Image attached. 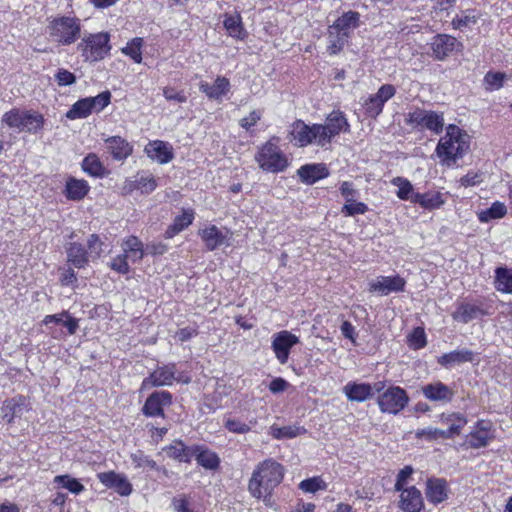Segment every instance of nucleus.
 <instances>
[{"mask_svg": "<svg viewBox=\"0 0 512 512\" xmlns=\"http://www.w3.org/2000/svg\"><path fill=\"white\" fill-rule=\"evenodd\" d=\"M284 472V467L274 459L260 462L249 480V492L257 499L269 501L273 490L283 480Z\"/></svg>", "mask_w": 512, "mask_h": 512, "instance_id": "nucleus-1", "label": "nucleus"}, {"mask_svg": "<svg viewBox=\"0 0 512 512\" xmlns=\"http://www.w3.org/2000/svg\"><path fill=\"white\" fill-rule=\"evenodd\" d=\"M469 136L455 125L446 128V134L439 140L436 154L443 165L451 167L469 149Z\"/></svg>", "mask_w": 512, "mask_h": 512, "instance_id": "nucleus-2", "label": "nucleus"}, {"mask_svg": "<svg viewBox=\"0 0 512 512\" xmlns=\"http://www.w3.org/2000/svg\"><path fill=\"white\" fill-rule=\"evenodd\" d=\"M48 40L59 46H70L81 38V20L75 16H58L48 20Z\"/></svg>", "mask_w": 512, "mask_h": 512, "instance_id": "nucleus-3", "label": "nucleus"}, {"mask_svg": "<svg viewBox=\"0 0 512 512\" xmlns=\"http://www.w3.org/2000/svg\"><path fill=\"white\" fill-rule=\"evenodd\" d=\"M77 50L87 62L101 61L110 53V34L107 32L87 33L77 44Z\"/></svg>", "mask_w": 512, "mask_h": 512, "instance_id": "nucleus-4", "label": "nucleus"}, {"mask_svg": "<svg viewBox=\"0 0 512 512\" xmlns=\"http://www.w3.org/2000/svg\"><path fill=\"white\" fill-rule=\"evenodd\" d=\"M174 381L188 384L191 379L178 373L174 363L159 366L148 377L143 379L140 390L144 391L152 387L171 386Z\"/></svg>", "mask_w": 512, "mask_h": 512, "instance_id": "nucleus-5", "label": "nucleus"}, {"mask_svg": "<svg viewBox=\"0 0 512 512\" xmlns=\"http://www.w3.org/2000/svg\"><path fill=\"white\" fill-rule=\"evenodd\" d=\"M260 168L267 172L277 173L283 171L288 161L281 149L271 141L265 143L255 156Z\"/></svg>", "mask_w": 512, "mask_h": 512, "instance_id": "nucleus-6", "label": "nucleus"}, {"mask_svg": "<svg viewBox=\"0 0 512 512\" xmlns=\"http://www.w3.org/2000/svg\"><path fill=\"white\" fill-rule=\"evenodd\" d=\"M111 100L109 91L102 92L95 97H87L75 102L66 117L71 120L88 117L93 112H100L107 107Z\"/></svg>", "mask_w": 512, "mask_h": 512, "instance_id": "nucleus-7", "label": "nucleus"}, {"mask_svg": "<svg viewBox=\"0 0 512 512\" xmlns=\"http://www.w3.org/2000/svg\"><path fill=\"white\" fill-rule=\"evenodd\" d=\"M405 123L412 128L428 129L439 134L444 126L443 114L415 108L405 115Z\"/></svg>", "mask_w": 512, "mask_h": 512, "instance_id": "nucleus-8", "label": "nucleus"}, {"mask_svg": "<svg viewBox=\"0 0 512 512\" xmlns=\"http://www.w3.org/2000/svg\"><path fill=\"white\" fill-rule=\"evenodd\" d=\"M316 129L319 133L318 145L324 147L331 142L334 136L342 131H348L349 123L343 113L333 111L326 118L325 124H317Z\"/></svg>", "mask_w": 512, "mask_h": 512, "instance_id": "nucleus-9", "label": "nucleus"}, {"mask_svg": "<svg viewBox=\"0 0 512 512\" xmlns=\"http://www.w3.org/2000/svg\"><path fill=\"white\" fill-rule=\"evenodd\" d=\"M409 397L406 391L398 386L390 387L377 399L379 409L383 413L398 414L408 404Z\"/></svg>", "mask_w": 512, "mask_h": 512, "instance_id": "nucleus-10", "label": "nucleus"}, {"mask_svg": "<svg viewBox=\"0 0 512 512\" xmlns=\"http://www.w3.org/2000/svg\"><path fill=\"white\" fill-rule=\"evenodd\" d=\"M494 425L489 420H478L466 436V443L472 449L487 447L496 437Z\"/></svg>", "mask_w": 512, "mask_h": 512, "instance_id": "nucleus-11", "label": "nucleus"}, {"mask_svg": "<svg viewBox=\"0 0 512 512\" xmlns=\"http://www.w3.org/2000/svg\"><path fill=\"white\" fill-rule=\"evenodd\" d=\"M299 343V338L288 330L273 334L271 348L280 364H286L291 348Z\"/></svg>", "mask_w": 512, "mask_h": 512, "instance_id": "nucleus-12", "label": "nucleus"}, {"mask_svg": "<svg viewBox=\"0 0 512 512\" xmlns=\"http://www.w3.org/2000/svg\"><path fill=\"white\" fill-rule=\"evenodd\" d=\"M396 93V89L391 84L382 85L376 94L370 95L363 103L365 114L368 117L376 118L383 110L384 104Z\"/></svg>", "mask_w": 512, "mask_h": 512, "instance_id": "nucleus-13", "label": "nucleus"}, {"mask_svg": "<svg viewBox=\"0 0 512 512\" xmlns=\"http://www.w3.org/2000/svg\"><path fill=\"white\" fill-rule=\"evenodd\" d=\"M198 235L204 242L209 251H214L219 247L230 245L231 233L228 229H220L215 225H207L198 231Z\"/></svg>", "mask_w": 512, "mask_h": 512, "instance_id": "nucleus-14", "label": "nucleus"}, {"mask_svg": "<svg viewBox=\"0 0 512 512\" xmlns=\"http://www.w3.org/2000/svg\"><path fill=\"white\" fill-rule=\"evenodd\" d=\"M172 404V395L168 391H155L145 401L142 413L146 417H165L164 408Z\"/></svg>", "mask_w": 512, "mask_h": 512, "instance_id": "nucleus-15", "label": "nucleus"}, {"mask_svg": "<svg viewBox=\"0 0 512 512\" xmlns=\"http://www.w3.org/2000/svg\"><path fill=\"white\" fill-rule=\"evenodd\" d=\"M383 388V382H377L374 385L369 383L349 382L343 387V392L350 401L364 402L370 399L374 392H380Z\"/></svg>", "mask_w": 512, "mask_h": 512, "instance_id": "nucleus-16", "label": "nucleus"}, {"mask_svg": "<svg viewBox=\"0 0 512 512\" xmlns=\"http://www.w3.org/2000/svg\"><path fill=\"white\" fill-rule=\"evenodd\" d=\"M157 179L149 172L138 173L134 179H127L122 187L124 194L139 190L142 194H150L157 187Z\"/></svg>", "mask_w": 512, "mask_h": 512, "instance_id": "nucleus-17", "label": "nucleus"}, {"mask_svg": "<svg viewBox=\"0 0 512 512\" xmlns=\"http://www.w3.org/2000/svg\"><path fill=\"white\" fill-rule=\"evenodd\" d=\"M421 391L424 397L429 401L439 402L441 404L451 402L455 396L454 389L441 381L426 384L422 386Z\"/></svg>", "mask_w": 512, "mask_h": 512, "instance_id": "nucleus-18", "label": "nucleus"}, {"mask_svg": "<svg viewBox=\"0 0 512 512\" xmlns=\"http://www.w3.org/2000/svg\"><path fill=\"white\" fill-rule=\"evenodd\" d=\"M462 47V43L455 37L446 34L435 36L431 42V49L437 60H444L450 53L459 51Z\"/></svg>", "mask_w": 512, "mask_h": 512, "instance_id": "nucleus-19", "label": "nucleus"}, {"mask_svg": "<svg viewBox=\"0 0 512 512\" xmlns=\"http://www.w3.org/2000/svg\"><path fill=\"white\" fill-rule=\"evenodd\" d=\"M405 287V280L396 276H378L376 279L369 283L370 292H378L381 295H388L392 292L403 291Z\"/></svg>", "mask_w": 512, "mask_h": 512, "instance_id": "nucleus-20", "label": "nucleus"}, {"mask_svg": "<svg viewBox=\"0 0 512 512\" xmlns=\"http://www.w3.org/2000/svg\"><path fill=\"white\" fill-rule=\"evenodd\" d=\"M99 481L107 488L114 489L121 496H128L132 492V485L127 477L114 471L97 474Z\"/></svg>", "mask_w": 512, "mask_h": 512, "instance_id": "nucleus-21", "label": "nucleus"}, {"mask_svg": "<svg viewBox=\"0 0 512 512\" xmlns=\"http://www.w3.org/2000/svg\"><path fill=\"white\" fill-rule=\"evenodd\" d=\"M316 125L309 126L305 124L303 121H296L291 130L292 140L296 142V145L299 147H304L309 144H317L318 145V135Z\"/></svg>", "mask_w": 512, "mask_h": 512, "instance_id": "nucleus-22", "label": "nucleus"}, {"mask_svg": "<svg viewBox=\"0 0 512 512\" xmlns=\"http://www.w3.org/2000/svg\"><path fill=\"white\" fill-rule=\"evenodd\" d=\"M400 492L399 507L404 512H420L424 507L422 493L415 486L403 488Z\"/></svg>", "mask_w": 512, "mask_h": 512, "instance_id": "nucleus-23", "label": "nucleus"}, {"mask_svg": "<svg viewBox=\"0 0 512 512\" xmlns=\"http://www.w3.org/2000/svg\"><path fill=\"white\" fill-rule=\"evenodd\" d=\"M230 81L223 76H218L213 83L201 81L199 90L204 93L210 100L221 101L222 97L230 91Z\"/></svg>", "mask_w": 512, "mask_h": 512, "instance_id": "nucleus-24", "label": "nucleus"}, {"mask_svg": "<svg viewBox=\"0 0 512 512\" xmlns=\"http://www.w3.org/2000/svg\"><path fill=\"white\" fill-rule=\"evenodd\" d=\"M144 151L150 159L160 164H166L174 157L172 146L161 140L150 141Z\"/></svg>", "mask_w": 512, "mask_h": 512, "instance_id": "nucleus-25", "label": "nucleus"}, {"mask_svg": "<svg viewBox=\"0 0 512 512\" xmlns=\"http://www.w3.org/2000/svg\"><path fill=\"white\" fill-rule=\"evenodd\" d=\"M448 485L445 479L428 478L426 481L425 495L427 500L437 505L448 498Z\"/></svg>", "mask_w": 512, "mask_h": 512, "instance_id": "nucleus-26", "label": "nucleus"}, {"mask_svg": "<svg viewBox=\"0 0 512 512\" xmlns=\"http://www.w3.org/2000/svg\"><path fill=\"white\" fill-rule=\"evenodd\" d=\"M485 314L486 313L480 306L468 302H462L457 305L455 311L452 313V318L457 322L466 324Z\"/></svg>", "mask_w": 512, "mask_h": 512, "instance_id": "nucleus-27", "label": "nucleus"}, {"mask_svg": "<svg viewBox=\"0 0 512 512\" xmlns=\"http://www.w3.org/2000/svg\"><path fill=\"white\" fill-rule=\"evenodd\" d=\"M105 142L107 150L115 160H125L132 154L133 148L130 143L120 136L109 137Z\"/></svg>", "mask_w": 512, "mask_h": 512, "instance_id": "nucleus-28", "label": "nucleus"}, {"mask_svg": "<svg viewBox=\"0 0 512 512\" xmlns=\"http://www.w3.org/2000/svg\"><path fill=\"white\" fill-rule=\"evenodd\" d=\"M162 451L169 457L179 462L188 463L193 458V446H186L180 440H174L163 447Z\"/></svg>", "mask_w": 512, "mask_h": 512, "instance_id": "nucleus-29", "label": "nucleus"}, {"mask_svg": "<svg viewBox=\"0 0 512 512\" xmlns=\"http://www.w3.org/2000/svg\"><path fill=\"white\" fill-rule=\"evenodd\" d=\"M302 182L313 184L329 175L328 169L324 164H307L301 166L297 171Z\"/></svg>", "mask_w": 512, "mask_h": 512, "instance_id": "nucleus-30", "label": "nucleus"}, {"mask_svg": "<svg viewBox=\"0 0 512 512\" xmlns=\"http://www.w3.org/2000/svg\"><path fill=\"white\" fill-rule=\"evenodd\" d=\"M121 247L126 258L133 263L141 261L146 251L143 248V243L136 236H129L124 239Z\"/></svg>", "mask_w": 512, "mask_h": 512, "instance_id": "nucleus-31", "label": "nucleus"}, {"mask_svg": "<svg viewBox=\"0 0 512 512\" xmlns=\"http://www.w3.org/2000/svg\"><path fill=\"white\" fill-rule=\"evenodd\" d=\"M193 457L205 469L215 470L220 464L218 455L204 446L193 445Z\"/></svg>", "mask_w": 512, "mask_h": 512, "instance_id": "nucleus-32", "label": "nucleus"}, {"mask_svg": "<svg viewBox=\"0 0 512 512\" xmlns=\"http://www.w3.org/2000/svg\"><path fill=\"white\" fill-rule=\"evenodd\" d=\"M90 187L87 181L69 177L65 185L66 197L70 200L78 201L83 199L89 192Z\"/></svg>", "mask_w": 512, "mask_h": 512, "instance_id": "nucleus-33", "label": "nucleus"}, {"mask_svg": "<svg viewBox=\"0 0 512 512\" xmlns=\"http://www.w3.org/2000/svg\"><path fill=\"white\" fill-rule=\"evenodd\" d=\"M67 260L76 268H84L88 265L90 259L88 251L80 243H70L67 248Z\"/></svg>", "mask_w": 512, "mask_h": 512, "instance_id": "nucleus-34", "label": "nucleus"}, {"mask_svg": "<svg viewBox=\"0 0 512 512\" xmlns=\"http://www.w3.org/2000/svg\"><path fill=\"white\" fill-rule=\"evenodd\" d=\"M360 14L355 11H348L340 16L332 26L350 37L351 32L359 26Z\"/></svg>", "mask_w": 512, "mask_h": 512, "instance_id": "nucleus-35", "label": "nucleus"}, {"mask_svg": "<svg viewBox=\"0 0 512 512\" xmlns=\"http://www.w3.org/2000/svg\"><path fill=\"white\" fill-rule=\"evenodd\" d=\"M327 51L330 55H336L340 53L345 44L348 41V37L344 32H340L337 29H334L332 25L328 27L327 30Z\"/></svg>", "mask_w": 512, "mask_h": 512, "instance_id": "nucleus-36", "label": "nucleus"}, {"mask_svg": "<svg viewBox=\"0 0 512 512\" xmlns=\"http://www.w3.org/2000/svg\"><path fill=\"white\" fill-rule=\"evenodd\" d=\"M444 202L442 194L434 191L423 194L417 193L413 198V203L419 204L422 208L428 210L438 209L444 204Z\"/></svg>", "mask_w": 512, "mask_h": 512, "instance_id": "nucleus-37", "label": "nucleus"}, {"mask_svg": "<svg viewBox=\"0 0 512 512\" xmlns=\"http://www.w3.org/2000/svg\"><path fill=\"white\" fill-rule=\"evenodd\" d=\"M307 432V430L303 426L299 425H288L284 427H279L277 425H272L269 428V435L274 439L282 440V439H292L297 436L303 435Z\"/></svg>", "mask_w": 512, "mask_h": 512, "instance_id": "nucleus-38", "label": "nucleus"}, {"mask_svg": "<svg viewBox=\"0 0 512 512\" xmlns=\"http://www.w3.org/2000/svg\"><path fill=\"white\" fill-rule=\"evenodd\" d=\"M473 359L474 353L471 350L463 349L443 354L441 357H439L438 363L442 366L449 367L454 364L471 362Z\"/></svg>", "mask_w": 512, "mask_h": 512, "instance_id": "nucleus-39", "label": "nucleus"}, {"mask_svg": "<svg viewBox=\"0 0 512 512\" xmlns=\"http://www.w3.org/2000/svg\"><path fill=\"white\" fill-rule=\"evenodd\" d=\"M26 110L18 108L5 112L1 118V122L6 124L10 129L22 132L25 130Z\"/></svg>", "mask_w": 512, "mask_h": 512, "instance_id": "nucleus-40", "label": "nucleus"}, {"mask_svg": "<svg viewBox=\"0 0 512 512\" xmlns=\"http://www.w3.org/2000/svg\"><path fill=\"white\" fill-rule=\"evenodd\" d=\"M193 219L194 213L192 211H184L181 215L177 216L173 224L166 229L164 234L165 238H173L176 234L188 227Z\"/></svg>", "mask_w": 512, "mask_h": 512, "instance_id": "nucleus-41", "label": "nucleus"}, {"mask_svg": "<svg viewBox=\"0 0 512 512\" xmlns=\"http://www.w3.org/2000/svg\"><path fill=\"white\" fill-rule=\"evenodd\" d=\"M495 288L499 292L512 294V270L506 267L495 270Z\"/></svg>", "mask_w": 512, "mask_h": 512, "instance_id": "nucleus-42", "label": "nucleus"}, {"mask_svg": "<svg viewBox=\"0 0 512 512\" xmlns=\"http://www.w3.org/2000/svg\"><path fill=\"white\" fill-rule=\"evenodd\" d=\"M257 424L255 418L251 419L248 423L236 417L227 416L224 419V427L234 434H247L251 431L252 427Z\"/></svg>", "mask_w": 512, "mask_h": 512, "instance_id": "nucleus-43", "label": "nucleus"}, {"mask_svg": "<svg viewBox=\"0 0 512 512\" xmlns=\"http://www.w3.org/2000/svg\"><path fill=\"white\" fill-rule=\"evenodd\" d=\"M391 184L398 188L396 195L399 199L405 201H411L413 203L414 187L411 182L403 177H395L391 180Z\"/></svg>", "mask_w": 512, "mask_h": 512, "instance_id": "nucleus-44", "label": "nucleus"}, {"mask_svg": "<svg viewBox=\"0 0 512 512\" xmlns=\"http://www.w3.org/2000/svg\"><path fill=\"white\" fill-rule=\"evenodd\" d=\"M224 27L228 34L236 39L242 40L246 36L240 15H230L224 20Z\"/></svg>", "mask_w": 512, "mask_h": 512, "instance_id": "nucleus-45", "label": "nucleus"}, {"mask_svg": "<svg viewBox=\"0 0 512 512\" xmlns=\"http://www.w3.org/2000/svg\"><path fill=\"white\" fill-rule=\"evenodd\" d=\"M460 425H455L454 427H448L447 430H441L437 428H425L418 430L416 432V435L418 437H428L429 439H437V438H443V439H450L455 436V433L458 431Z\"/></svg>", "mask_w": 512, "mask_h": 512, "instance_id": "nucleus-46", "label": "nucleus"}, {"mask_svg": "<svg viewBox=\"0 0 512 512\" xmlns=\"http://www.w3.org/2000/svg\"><path fill=\"white\" fill-rule=\"evenodd\" d=\"M507 213L506 206L499 201L494 202L490 208L481 211L478 214V219L482 223H487L492 219H500Z\"/></svg>", "mask_w": 512, "mask_h": 512, "instance_id": "nucleus-47", "label": "nucleus"}, {"mask_svg": "<svg viewBox=\"0 0 512 512\" xmlns=\"http://www.w3.org/2000/svg\"><path fill=\"white\" fill-rule=\"evenodd\" d=\"M506 79L507 75L504 72L489 71L483 79L484 89L489 92L499 90L503 87Z\"/></svg>", "mask_w": 512, "mask_h": 512, "instance_id": "nucleus-48", "label": "nucleus"}, {"mask_svg": "<svg viewBox=\"0 0 512 512\" xmlns=\"http://www.w3.org/2000/svg\"><path fill=\"white\" fill-rule=\"evenodd\" d=\"M82 169L94 177H102L105 171L103 164L95 154H89L84 158Z\"/></svg>", "mask_w": 512, "mask_h": 512, "instance_id": "nucleus-49", "label": "nucleus"}, {"mask_svg": "<svg viewBox=\"0 0 512 512\" xmlns=\"http://www.w3.org/2000/svg\"><path fill=\"white\" fill-rule=\"evenodd\" d=\"M54 483L60 484L63 488L67 489L68 491L76 495L80 494L85 490L83 484H81L76 478H73L68 474L55 476Z\"/></svg>", "mask_w": 512, "mask_h": 512, "instance_id": "nucleus-50", "label": "nucleus"}, {"mask_svg": "<svg viewBox=\"0 0 512 512\" xmlns=\"http://www.w3.org/2000/svg\"><path fill=\"white\" fill-rule=\"evenodd\" d=\"M143 45V39L140 37L133 38L125 47L121 49V52L126 56L133 59L136 63H141L142 52L141 48Z\"/></svg>", "mask_w": 512, "mask_h": 512, "instance_id": "nucleus-51", "label": "nucleus"}, {"mask_svg": "<svg viewBox=\"0 0 512 512\" xmlns=\"http://www.w3.org/2000/svg\"><path fill=\"white\" fill-rule=\"evenodd\" d=\"M44 125V118L40 113L26 111L25 130L29 133H37Z\"/></svg>", "mask_w": 512, "mask_h": 512, "instance_id": "nucleus-52", "label": "nucleus"}, {"mask_svg": "<svg viewBox=\"0 0 512 512\" xmlns=\"http://www.w3.org/2000/svg\"><path fill=\"white\" fill-rule=\"evenodd\" d=\"M88 256L91 261H95L101 257L104 251V243L96 234H91L87 239Z\"/></svg>", "mask_w": 512, "mask_h": 512, "instance_id": "nucleus-53", "label": "nucleus"}, {"mask_svg": "<svg viewBox=\"0 0 512 512\" xmlns=\"http://www.w3.org/2000/svg\"><path fill=\"white\" fill-rule=\"evenodd\" d=\"M299 488L305 493H315L319 490H325L327 485L321 477H312L301 481Z\"/></svg>", "mask_w": 512, "mask_h": 512, "instance_id": "nucleus-54", "label": "nucleus"}, {"mask_svg": "<svg viewBox=\"0 0 512 512\" xmlns=\"http://www.w3.org/2000/svg\"><path fill=\"white\" fill-rule=\"evenodd\" d=\"M131 460L136 468L156 470L158 469L156 462L145 455L142 451H137L131 455Z\"/></svg>", "mask_w": 512, "mask_h": 512, "instance_id": "nucleus-55", "label": "nucleus"}, {"mask_svg": "<svg viewBox=\"0 0 512 512\" xmlns=\"http://www.w3.org/2000/svg\"><path fill=\"white\" fill-rule=\"evenodd\" d=\"M440 420L443 424H446L449 427L460 425L458 431L455 433V436L459 435L462 428L467 424V419L460 413L442 414Z\"/></svg>", "mask_w": 512, "mask_h": 512, "instance_id": "nucleus-56", "label": "nucleus"}, {"mask_svg": "<svg viewBox=\"0 0 512 512\" xmlns=\"http://www.w3.org/2000/svg\"><path fill=\"white\" fill-rule=\"evenodd\" d=\"M478 15L474 11H466L462 15H458L452 20V25L456 29L470 26L476 23Z\"/></svg>", "mask_w": 512, "mask_h": 512, "instance_id": "nucleus-57", "label": "nucleus"}, {"mask_svg": "<svg viewBox=\"0 0 512 512\" xmlns=\"http://www.w3.org/2000/svg\"><path fill=\"white\" fill-rule=\"evenodd\" d=\"M369 210L368 206L363 202H356L354 204H344L341 208V213L346 217L355 215H363Z\"/></svg>", "mask_w": 512, "mask_h": 512, "instance_id": "nucleus-58", "label": "nucleus"}, {"mask_svg": "<svg viewBox=\"0 0 512 512\" xmlns=\"http://www.w3.org/2000/svg\"><path fill=\"white\" fill-rule=\"evenodd\" d=\"M109 267L119 274H127L130 271L128 259L123 253L114 257L111 260Z\"/></svg>", "mask_w": 512, "mask_h": 512, "instance_id": "nucleus-59", "label": "nucleus"}, {"mask_svg": "<svg viewBox=\"0 0 512 512\" xmlns=\"http://www.w3.org/2000/svg\"><path fill=\"white\" fill-rule=\"evenodd\" d=\"M409 344L414 349L423 348L426 345V336L422 328H415L409 336Z\"/></svg>", "mask_w": 512, "mask_h": 512, "instance_id": "nucleus-60", "label": "nucleus"}, {"mask_svg": "<svg viewBox=\"0 0 512 512\" xmlns=\"http://www.w3.org/2000/svg\"><path fill=\"white\" fill-rule=\"evenodd\" d=\"M163 96L166 100L175 101L177 103H184L187 101V96L183 91H178L172 87H164Z\"/></svg>", "mask_w": 512, "mask_h": 512, "instance_id": "nucleus-61", "label": "nucleus"}, {"mask_svg": "<svg viewBox=\"0 0 512 512\" xmlns=\"http://www.w3.org/2000/svg\"><path fill=\"white\" fill-rule=\"evenodd\" d=\"M413 473V468L411 466H405L403 469L399 471L397 474V479L395 483V490L400 491L407 484L408 479L411 477Z\"/></svg>", "mask_w": 512, "mask_h": 512, "instance_id": "nucleus-62", "label": "nucleus"}, {"mask_svg": "<svg viewBox=\"0 0 512 512\" xmlns=\"http://www.w3.org/2000/svg\"><path fill=\"white\" fill-rule=\"evenodd\" d=\"M55 78L60 86L72 85L76 81L75 75L66 69H59Z\"/></svg>", "mask_w": 512, "mask_h": 512, "instance_id": "nucleus-63", "label": "nucleus"}, {"mask_svg": "<svg viewBox=\"0 0 512 512\" xmlns=\"http://www.w3.org/2000/svg\"><path fill=\"white\" fill-rule=\"evenodd\" d=\"M172 507L174 512H193L190 501L185 496L173 498Z\"/></svg>", "mask_w": 512, "mask_h": 512, "instance_id": "nucleus-64", "label": "nucleus"}]
</instances>
